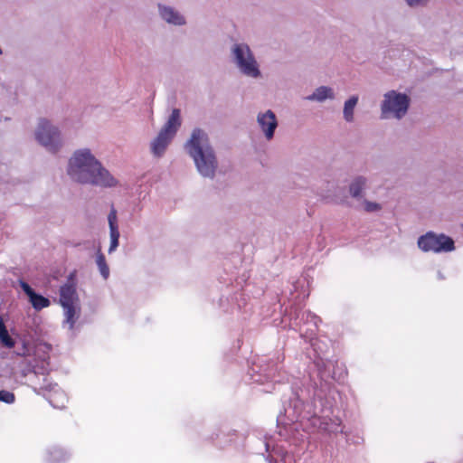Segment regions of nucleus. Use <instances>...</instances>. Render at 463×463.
Masks as SVG:
<instances>
[{
    "mask_svg": "<svg viewBox=\"0 0 463 463\" xmlns=\"http://www.w3.org/2000/svg\"><path fill=\"white\" fill-rule=\"evenodd\" d=\"M69 175L80 184H91L101 186H113L116 180L101 166L89 149L76 151L70 159Z\"/></svg>",
    "mask_w": 463,
    "mask_h": 463,
    "instance_id": "nucleus-1",
    "label": "nucleus"
},
{
    "mask_svg": "<svg viewBox=\"0 0 463 463\" xmlns=\"http://www.w3.org/2000/svg\"><path fill=\"white\" fill-rule=\"evenodd\" d=\"M186 147L201 175L213 177L217 167V162L213 151L208 144L207 135L200 128L194 129L186 144Z\"/></svg>",
    "mask_w": 463,
    "mask_h": 463,
    "instance_id": "nucleus-2",
    "label": "nucleus"
},
{
    "mask_svg": "<svg viewBox=\"0 0 463 463\" xmlns=\"http://www.w3.org/2000/svg\"><path fill=\"white\" fill-rule=\"evenodd\" d=\"M180 125V110L178 109H175L164 128L152 142L151 149L155 156H160L164 154L167 145L175 135Z\"/></svg>",
    "mask_w": 463,
    "mask_h": 463,
    "instance_id": "nucleus-3",
    "label": "nucleus"
},
{
    "mask_svg": "<svg viewBox=\"0 0 463 463\" xmlns=\"http://www.w3.org/2000/svg\"><path fill=\"white\" fill-rule=\"evenodd\" d=\"M410 99L406 94L397 93L391 90L384 94V99L382 103V118H388L392 114L396 118H402L408 110Z\"/></svg>",
    "mask_w": 463,
    "mask_h": 463,
    "instance_id": "nucleus-4",
    "label": "nucleus"
},
{
    "mask_svg": "<svg viewBox=\"0 0 463 463\" xmlns=\"http://www.w3.org/2000/svg\"><path fill=\"white\" fill-rule=\"evenodd\" d=\"M418 246L426 252H449L455 249L454 241L450 237L444 234L437 235L431 232L419 238Z\"/></svg>",
    "mask_w": 463,
    "mask_h": 463,
    "instance_id": "nucleus-5",
    "label": "nucleus"
},
{
    "mask_svg": "<svg viewBox=\"0 0 463 463\" xmlns=\"http://www.w3.org/2000/svg\"><path fill=\"white\" fill-rule=\"evenodd\" d=\"M233 54L238 67L245 75L253 78L260 76L257 61L248 45L236 44Z\"/></svg>",
    "mask_w": 463,
    "mask_h": 463,
    "instance_id": "nucleus-6",
    "label": "nucleus"
},
{
    "mask_svg": "<svg viewBox=\"0 0 463 463\" xmlns=\"http://www.w3.org/2000/svg\"><path fill=\"white\" fill-rule=\"evenodd\" d=\"M36 139L40 144L52 152L57 151L61 146L59 130L57 128L51 126L46 119H42L39 122L36 131Z\"/></svg>",
    "mask_w": 463,
    "mask_h": 463,
    "instance_id": "nucleus-7",
    "label": "nucleus"
},
{
    "mask_svg": "<svg viewBox=\"0 0 463 463\" xmlns=\"http://www.w3.org/2000/svg\"><path fill=\"white\" fill-rule=\"evenodd\" d=\"M257 121L266 138L270 140L274 136L276 128L278 127V121L275 114L271 110L260 113L257 117Z\"/></svg>",
    "mask_w": 463,
    "mask_h": 463,
    "instance_id": "nucleus-8",
    "label": "nucleus"
},
{
    "mask_svg": "<svg viewBox=\"0 0 463 463\" xmlns=\"http://www.w3.org/2000/svg\"><path fill=\"white\" fill-rule=\"evenodd\" d=\"M20 287L24 292L28 296L29 300L35 310H41L44 307H48L51 304L50 300L37 293L31 288V286L25 281H20Z\"/></svg>",
    "mask_w": 463,
    "mask_h": 463,
    "instance_id": "nucleus-9",
    "label": "nucleus"
},
{
    "mask_svg": "<svg viewBox=\"0 0 463 463\" xmlns=\"http://www.w3.org/2000/svg\"><path fill=\"white\" fill-rule=\"evenodd\" d=\"M77 300L76 286L72 281H69L61 287L60 303L61 306L75 304Z\"/></svg>",
    "mask_w": 463,
    "mask_h": 463,
    "instance_id": "nucleus-10",
    "label": "nucleus"
},
{
    "mask_svg": "<svg viewBox=\"0 0 463 463\" xmlns=\"http://www.w3.org/2000/svg\"><path fill=\"white\" fill-rule=\"evenodd\" d=\"M160 14L167 23L181 25L185 23L184 18L173 8L159 6Z\"/></svg>",
    "mask_w": 463,
    "mask_h": 463,
    "instance_id": "nucleus-11",
    "label": "nucleus"
},
{
    "mask_svg": "<svg viewBox=\"0 0 463 463\" xmlns=\"http://www.w3.org/2000/svg\"><path fill=\"white\" fill-rule=\"evenodd\" d=\"M358 101V97L353 96L345 103L344 117L346 121H353L354 119V109Z\"/></svg>",
    "mask_w": 463,
    "mask_h": 463,
    "instance_id": "nucleus-12",
    "label": "nucleus"
},
{
    "mask_svg": "<svg viewBox=\"0 0 463 463\" xmlns=\"http://www.w3.org/2000/svg\"><path fill=\"white\" fill-rule=\"evenodd\" d=\"M97 265L102 277L107 279L109 276V269L106 262L105 256L102 252L99 251L97 254Z\"/></svg>",
    "mask_w": 463,
    "mask_h": 463,
    "instance_id": "nucleus-13",
    "label": "nucleus"
},
{
    "mask_svg": "<svg viewBox=\"0 0 463 463\" xmlns=\"http://www.w3.org/2000/svg\"><path fill=\"white\" fill-rule=\"evenodd\" d=\"M333 93L332 90L330 88L322 86L316 90V91L313 93V95L310 97L312 99H317V100H324L326 98H332Z\"/></svg>",
    "mask_w": 463,
    "mask_h": 463,
    "instance_id": "nucleus-14",
    "label": "nucleus"
},
{
    "mask_svg": "<svg viewBox=\"0 0 463 463\" xmlns=\"http://www.w3.org/2000/svg\"><path fill=\"white\" fill-rule=\"evenodd\" d=\"M365 185V179L364 177H357L350 185V193L353 197H358Z\"/></svg>",
    "mask_w": 463,
    "mask_h": 463,
    "instance_id": "nucleus-15",
    "label": "nucleus"
},
{
    "mask_svg": "<svg viewBox=\"0 0 463 463\" xmlns=\"http://www.w3.org/2000/svg\"><path fill=\"white\" fill-rule=\"evenodd\" d=\"M65 311L66 322L70 324V327L73 328L76 323V307L75 304L62 306Z\"/></svg>",
    "mask_w": 463,
    "mask_h": 463,
    "instance_id": "nucleus-16",
    "label": "nucleus"
},
{
    "mask_svg": "<svg viewBox=\"0 0 463 463\" xmlns=\"http://www.w3.org/2000/svg\"><path fill=\"white\" fill-rule=\"evenodd\" d=\"M0 342L7 348H13L15 344L14 340L9 335L7 329L0 331Z\"/></svg>",
    "mask_w": 463,
    "mask_h": 463,
    "instance_id": "nucleus-17",
    "label": "nucleus"
},
{
    "mask_svg": "<svg viewBox=\"0 0 463 463\" xmlns=\"http://www.w3.org/2000/svg\"><path fill=\"white\" fill-rule=\"evenodd\" d=\"M119 232L118 230L110 231V246L109 252H112L118 246Z\"/></svg>",
    "mask_w": 463,
    "mask_h": 463,
    "instance_id": "nucleus-18",
    "label": "nucleus"
},
{
    "mask_svg": "<svg viewBox=\"0 0 463 463\" xmlns=\"http://www.w3.org/2000/svg\"><path fill=\"white\" fill-rule=\"evenodd\" d=\"M15 400V396L13 392L5 390L0 391V402H4L5 403H13Z\"/></svg>",
    "mask_w": 463,
    "mask_h": 463,
    "instance_id": "nucleus-19",
    "label": "nucleus"
},
{
    "mask_svg": "<svg viewBox=\"0 0 463 463\" xmlns=\"http://www.w3.org/2000/svg\"><path fill=\"white\" fill-rule=\"evenodd\" d=\"M108 220L110 231L118 230L117 224V211L114 208H112L110 213H109Z\"/></svg>",
    "mask_w": 463,
    "mask_h": 463,
    "instance_id": "nucleus-20",
    "label": "nucleus"
},
{
    "mask_svg": "<svg viewBox=\"0 0 463 463\" xmlns=\"http://www.w3.org/2000/svg\"><path fill=\"white\" fill-rule=\"evenodd\" d=\"M364 209L366 212H374V211L380 210L381 206L376 203H372V202L366 201L364 203Z\"/></svg>",
    "mask_w": 463,
    "mask_h": 463,
    "instance_id": "nucleus-21",
    "label": "nucleus"
},
{
    "mask_svg": "<svg viewBox=\"0 0 463 463\" xmlns=\"http://www.w3.org/2000/svg\"><path fill=\"white\" fill-rule=\"evenodd\" d=\"M406 2L410 6H417L426 4L427 0H406Z\"/></svg>",
    "mask_w": 463,
    "mask_h": 463,
    "instance_id": "nucleus-22",
    "label": "nucleus"
}]
</instances>
